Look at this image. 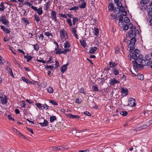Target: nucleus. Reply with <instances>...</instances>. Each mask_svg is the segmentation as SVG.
<instances>
[{"instance_id": "1", "label": "nucleus", "mask_w": 152, "mask_h": 152, "mask_svg": "<svg viewBox=\"0 0 152 152\" xmlns=\"http://www.w3.org/2000/svg\"><path fill=\"white\" fill-rule=\"evenodd\" d=\"M139 34V31L136 29L135 27H133L131 31L128 32V36L130 38H134L136 36L137 34Z\"/></svg>"}, {"instance_id": "2", "label": "nucleus", "mask_w": 152, "mask_h": 152, "mask_svg": "<svg viewBox=\"0 0 152 152\" xmlns=\"http://www.w3.org/2000/svg\"><path fill=\"white\" fill-rule=\"evenodd\" d=\"M133 66L134 69H141L143 68V66L141 64H139L135 61H132Z\"/></svg>"}, {"instance_id": "3", "label": "nucleus", "mask_w": 152, "mask_h": 152, "mask_svg": "<svg viewBox=\"0 0 152 152\" xmlns=\"http://www.w3.org/2000/svg\"><path fill=\"white\" fill-rule=\"evenodd\" d=\"M138 58L137 60L140 64H141L143 65L146 66V62H144V58L143 56L141 54H140V55H138Z\"/></svg>"}, {"instance_id": "4", "label": "nucleus", "mask_w": 152, "mask_h": 152, "mask_svg": "<svg viewBox=\"0 0 152 152\" xmlns=\"http://www.w3.org/2000/svg\"><path fill=\"white\" fill-rule=\"evenodd\" d=\"M129 51L132 55L140 54V51L138 49H136L135 50L133 46H130Z\"/></svg>"}, {"instance_id": "5", "label": "nucleus", "mask_w": 152, "mask_h": 152, "mask_svg": "<svg viewBox=\"0 0 152 152\" xmlns=\"http://www.w3.org/2000/svg\"><path fill=\"white\" fill-rule=\"evenodd\" d=\"M31 7L32 9L35 11H37L38 14L39 15H41L43 13V11L42 7H40L38 9H37V7H34L33 6H32Z\"/></svg>"}, {"instance_id": "6", "label": "nucleus", "mask_w": 152, "mask_h": 152, "mask_svg": "<svg viewBox=\"0 0 152 152\" xmlns=\"http://www.w3.org/2000/svg\"><path fill=\"white\" fill-rule=\"evenodd\" d=\"M0 21H1L3 24L8 26L9 22L6 19V17L4 15H2L0 18Z\"/></svg>"}, {"instance_id": "7", "label": "nucleus", "mask_w": 152, "mask_h": 152, "mask_svg": "<svg viewBox=\"0 0 152 152\" xmlns=\"http://www.w3.org/2000/svg\"><path fill=\"white\" fill-rule=\"evenodd\" d=\"M50 18L55 22H57V18L56 17V12L54 10H52L50 14Z\"/></svg>"}, {"instance_id": "8", "label": "nucleus", "mask_w": 152, "mask_h": 152, "mask_svg": "<svg viewBox=\"0 0 152 152\" xmlns=\"http://www.w3.org/2000/svg\"><path fill=\"white\" fill-rule=\"evenodd\" d=\"M136 105V101L134 98H132L129 99L128 103L129 106L132 107L135 106Z\"/></svg>"}, {"instance_id": "9", "label": "nucleus", "mask_w": 152, "mask_h": 152, "mask_svg": "<svg viewBox=\"0 0 152 152\" xmlns=\"http://www.w3.org/2000/svg\"><path fill=\"white\" fill-rule=\"evenodd\" d=\"M151 55H147L145 56V58L144 59V61L146 62V66H147L148 64V63L150 62V61H151L152 58H151Z\"/></svg>"}, {"instance_id": "10", "label": "nucleus", "mask_w": 152, "mask_h": 152, "mask_svg": "<svg viewBox=\"0 0 152 152\" xmlns=\"http://www.w3.org/2000/svg\"><path fill=\"white\" fill-rule=\"evenodd\" d=\"M1 102L2 104H6L7 102V97L4 95H3L0 97Z\"/></svg>"}, {"instance_id": "11", "label": "nucleus", "mask_w": 152, "mask_h": 152, "mask_svg": "<svg viewBox=\"0 0 152 152\" xmlns=\"http://www.w3.org/2000/svg\"><path fill=\"white\" fill-rule=\"evenodd\" d=\"M140 55V54L138 55L134 54V55H132L130 54H129L128 57L129 59L130 60H131V58H132V59L135 61L136 60H137L138 58V55Z\"/></svg>"}, {"instance_id": "12", "label": "nucleus", "mask_w": 152, "mask_h": 152, "mask_svg": "<svg viewBox=\"0 0 152 152\" xmlns=\"http://www.w3.org/2000/svg\"><path fill=\"white\" fill-rule=\"evenodd\" d=\"M136 40L135 37L131 38V39L130 41V44L128 46V47L130 48V46H133L136 42Z\"/></svg>"}, {"instance_id": "13", "label": "nucleus", "mask_w": 152, "mask_h": 152, "mask_svg": "<svg viewBox=\"0 0 152 152\" xmlns=\"http://www.w3.org/2000/svg\"><path fill=\"white\" fill-rule=\"evenodd\" d=\"M119 83L120 82L118 80L115 78H113L111 79L110 82V84L111 85L113 86L116 83Z\"/></svg>"}, {"instance_id": "14", "label": "nucleus", "mask_w": 152, "mask_h": 152, "mask_svg": "<svg viewBox=\"0 0 152 152\" xmlns=\"http://www.w3.org/2000/svg\"><path fill=\"white\" fill-rule=\"evenodd\" d=\"M1 29L6 34H9L10 32V29L5 28L4 26L1 25L0 26Z\"/></svg>"}, {"instance_id": "15", "label": "nucleus", "mask_w": 152, "mask_h": 152, "mask_svg": "<svg viewBox=\"0 0 152 152\" xmlns=\"http://www.w3.org/2000/svg\"><path fill=\"white\" fill-rule=\"evenodd\" d=\"M66 116L68 118L72 119H74L75 118H79V116L77 115H74L70 113L67 114L66 115Z\"/></svg>"}, {"instance_id": "16", "label": "nucleus", "mask_w": 152, "mask_h": 152, "mask_svg": "<svg viewBox=\"0 0 152 152\" xmlns=\"http://www.w3.org/2000/svg\"><path fill=\"white\" fill-rule=\"evenodd\" d=\"M121 93L126 96L128 94V90L126 88H124L123 87L121 88Z\"/></svg>"}, {"instance_id": "17", "label": "nucleus", "mask_w": 152, "mask_h": 152, "mask_svg": "<svg viewBox=\"0 0 152 152\" xmlns=\"http://www.w3.org/2000/svg\"><path fill=\"white\" fill-rule=\"evenodd\" d=\"M68 64L67 63L66 64H65L61 67L60 71L62 73H64L66 70V67Z\"/></svg>"}, {"instance_id": "18", "label": "nucleus", "mask_w": 152, "mask_h": 152, "mask_svg": "<svg viewBox=\"0 0 152 152\" xmlns=\"http://www.w3.org/2000/svg\"><path fill=\"white\" fill-rule=\"evenodd\" d=\"M109 63V66L110 68H115V67L117 66L118 64L117 63L113 61L110 62Z\"/></svg>"}, {"instance_id": "19", "label": "nucleus", "mask_w": 152, "mask_h": 152, "mask_svg": "<svg viewBox=\"0 0 152 152\" xmlns=\"http://www.w3.org/2000/svg\"><path fill=\"white\" fill-rule=\"evenodd\" d=\"M48 121L45 119H44L43 123H39V124L42 127L46 126L48 124Z\"/></svg>"}, {"instance_id": "20", "label": "nucleus", "mask_w": 152, "mask_h": 152, "mask_svg": "<svg viewBox=\"0 0 152 152\" xmlns=\"http://www.w3.org/2000/svg\"><path fill=\"white\" fill-rule=\"evenodd\" d=\"M60 35L61 39H64L65 37V30L64 29L60 31Z\"/></svg>"}, {"instance_id": "21", "label": "nucleus", "mask_w": 152, "mask_h": 152, "mask_svg": "<svg viewBox=\"0 0 152 152\" xmlns=\"http://www.w3.org/2000/svg\"><path fill=\"white\" fill-rule=\"evenodd\" d=\"M97 49V47H94L91 48L89 50V53L91 54L94 53V52Z\"/></svg>"}, {"instance_id": "22", "label": "nucleus", "mask_w": 152, "mask_h": 152, "mask_svg": "<svg viewBox=\"0 0 152 152\" xmlns=\"http://www.w3.org/2000/svg\"><path fill=\"white\" fill-rule=\"evenodd\" d=\"M113 73L115 75H118L119 73V69H118L116 68H113Z\"/></svg>"}, {"instance_id": "23", "label": "nucleus", "mask_w": 152, "mask_h": 152, "mask_svg": "<svg viewBox=\"0 0 152 152\" xmlns=\"http://www.w3.org/2000/svg\"><path fill=\"white\" fill-rule=\"evenodd\" d=\"M55 50L56 51V54H60L62 53V50L61 48H58L57 49V48H55Z\"/></svg>"}, {"instance_id": "24", "label": "nucleus", "mask_w": 152, "mask_h": 152, "mask_svg": "<svg viewBox=\"0 0 152 152\" xmlns=\"http://www.w3.org/2000/svg\"><path fill=\"white\" fill-rule=\"evenodd\" d=\"M22 80L25 82L29 84H30L32 82L29 80L26 79L25 77H22Z\"/></svg>"}, {"instance_id": "25", "label": "nucleus", "mask_w": 152, "mask_h": 152, "mask_svg": "<svg viewBox=\"0 0 152 152\" xmlns=\"http://www.w3.org/2000/svg\"><path fill=\"white\" fill-rule=\"evenodd\" d=\"M64 46L65 49H68L70 46L69 41H66L65 43L64 44Z\"/></svg>"}, {"instance_id": "26", "label": "nucleus", "mask_w": 152, "mask_h": 152, "mask_svg": "<svg viewBox=\"0 0 152 152\" xmlns=\"http://www.w3.org/2000/svg\"><path fill=\"white\" fill-rule=\"evenodd\" d=\"M50 123H52L56 120V118L55 116H50Z\"/></svg>"}, {"instance_id": "27", "label": "nucleus", "mask_w": 152, "mask_h": 152, "mask_svg": "<svg viewBox=\"0 0 152 152\" xmlns=\"http://www.w3.org/2000/svg\"><path fill=\"white\" fill-rule=\"evenodd\" d=\"M7 71L10 73V75L12 76H13V73L12 72V71L11 69L8 66H7Z\"/></svg>"}, {"instance_id": "28", "label": "nucleus", "mask_w": 152, "mask_h": 152, "mask_svg": "<svg viewBox=\"0 0 152 152\" xmlns=\"http://www.w3.org/2000/svg\"><path fill=\"white\" fill-rule=\"evenodd\" d=\"M34 19L36 21L38 22L40 20V19L39 16L37 14H35L34 15Z\"/></svg>"}, {"instance_id": "29", "label": "nucleus", "mask_w": 152, "mask_h": 152, "mask_svg": "<svg viewBox=\"0 0 152 152\" xmlns=\"http://www.w3.org/2000/svg\"><path fill=\"white\" fill-rule=\"evenodd\" d=\"M64 148L62 146H59L57 147H55L54 148V150H62L64 149Z\"/></svg>"}, {"instance_id": "30", "label": "nucleus", "mask_w": 152, "mask_h": 152, "mask_svg": "<svg viewBox=\"0 0 152 152\" xmlns=\"http://www.w3.org/2000/svg\"><path fill=\"white\" fill-rule=\"evenodd\" d=\"M72 19L73 24L74 25H75L76 23L78 21V18L75 17H73Z\"/></svg>"}, {"instance_id": "31", "label": "nucleus", "mask_w": 152, "mask_h": 152, "mask_svg": "<svg viewBox=\"0 0 152 152\" xmlns=\"http://www.w3.org/2000/svg\"><path fill=\"white\" fill-rule=\"evenodd\" d=\"M94 35L97 36L99 33V31L98 28L94 27Z\"/></svg>"}, {"instance_id": "32", "label": "nucleus", "mask_w": 152, "mask_h": 152, "mask_svg": "<svg viewBox=\"0 0 152 152\" xmlns=\"http://www.w3.org/2000/svg\"><path fill=\"white\" fill-rule=\"evenodd\" d=\"M137 78L140 80H142L144 78L143 75L142 74H138L137 75Z\"/></svg>"}, {"instance_id": "33", "label": "nucleus", "mask_w": 152, "mask_h": 152, "mask_svg": "<svg viewBox=\"0 0 152 152\" xmlns=\"http://www.w3.org/2000/svg\"><path fill=\"white\" fill-rule=\"evenodd\" d=\"M150 0H141L140 2L141 4H146L148 3Z\"/></svg>"}, {"instance_id": "34", "label": "nucleus", "mask_w": 152, "mask_h": 152, "mask_svg": "<svg viewBox=\"0 0 152 152\" xmlns=\"http://www.w3.org/2000/svg\"><path fill=\"white\" fill-rule=\"evenodd\" d=\"M77 26L76 25L75 27L72 28V33L74 34L76 33L77 30Z\"/></svg>"}, {"instance_id": "35", "label": "nucleus", "mask_w": 152, "mask_h": 152, "mask_svg": "<svg viewBox=\"0 0 152 152\" xmlns=\"http://www.w3.org/2000/svg\"><path fill=\"white\" fill-rule=\"evenodd\" d=\"M109 11H112L114 8V6L112 4L110 3L108 6Z\"/></svg>"}, {"instance_id": "36", "label": "nucleus", "mask_w": 152, "mask_h": 152, "mask_svg": "<svg viewBox=\"0 0 152 152\" xmlns=\"http://www.w3.org/2000/svg\"><path fill=\"white\" fill-rule=\"evenodd\" d=\"M5 9V7L3 3L1 2L0 4V11H3Z\"/></svg>"}, {"instance_id": "37", "label": "nucleus", "mask_w": 152, "mask_h": 152, "mask_svg": "<svg viewBox=\"0 0 152 152\" xmlns=\"http://www.w3.org/2000/svg\"><path fill=\"white\" fill-rule=\"evenodd\" d=\"M148 9H149L148 12V15L149 16L152 17V7L149 8Z\"/></svg>"}, {"instance_id": "38", "label": "nucleus", "mask_w": 152, "mask_h": 152, "mask_svg": "<svg viewBox=\"0 0 152 152\" xmlns=\"http://www.w3.org/2000/svg\"><path fill=\"white\" fill-rule=\"evenodd\" d=\"M80 42L82 46L83 47L85 48L86 46V43L85 40H80Z\"/></svg>"}, {"instance_id": "39", "label": "nucleus", "mask_w": 152, "mask_h": 152, "mask_svg": "<svg viewBox=\"0 0 152 152\" xmlns=\"http://www.w3.org/2000/svg\"><path fill=\"white\" fill-rule=\"evenodd\" d=\"M114 12L116 14H118L120 13V9L118 7L115 8L114 9Z\"/></svg>"}, {"instance_id": "40", "label": "nucleus", "mask_w": 152, "mask_h": 152, "mask_svg": "<svg viewBox=\"0 0 152 152\" xmlns=\"http://www.w3.org/2000/svg\"><path fill=\"white\" fill-rule=\"evenodd\" d=\"M93 91L97 92H99V90L98 89L96 85H94L92 86Z\"/></svg>"}, {"instance_id": "41", "label": "nucleus", "mask_w": 152, "mask_h": 152, "mask_svg": "<svg viewBox=\"0 0 152 152\" xmlns=\"http://www.w3.org/2000/svg\"><path fill=\"white\" fill-rule=\"evenodd\" d=\"M124 23H125L127 24L129 23L130 21V20L128 17H126L124 19Z\"/></svg>"}, {"instance_id": "42", "label": "nucleus", "mask_w": 152, "mask_h": 152, "mask_svg": "<svg viewBox=\"0 0 152 152\" xmlns=\"http://www.w3.org/2000/svg\"><path fill=\"white\" fill-rule=\"evenodd\" d=\"M47 91L49 93H53V90L51 87H49L47 88Z\"/></svg>"}, {"instance_id": "43", "label": "nucleus", "mask_w": 152, "mask_h": 152, "mask_svg": "<svg viewBox=\"0 0 152 152\" xmlns=\"http://www.w3.org/2000/svg\"><path fill=\"white\" fill-rule=\"evenodd\" d=\"M70 50L69 49H65L64 50H62V53L64 54H66L67 52L70 51Z\"/></svg>"}, {"instance_id": "44", "label": "nucleus", "mask_w": 152, "mask_h": 152, "mask_svg": "<svg viewBox=\"0 0 152 152\" xmlns=\"http://www.w3.org/2000/svg\"><path fill=\"white\" fill-rule=\"evenodd\" d=\"M120 114L121 115H122L124 116H126L127 115L128 113L126 111H121L120 112Z\"/></svg>"}, {"instance_id": "45", "label": "nucleus", "mask_w": 152, "mask_h": 152, "mask_svg": "<svg viewBox=\"0 0 152 152\" xmlns=\"http://www.w3.org/2000/svg\"><path fill=\"white\" fill-rule=\"evenodd\" d=\"M34 48L35 50L37 51L39 49V47L37 44L34 45Z\"/></svg>"}, {"instance_id": "46", "label": "nucleus", "mask_w": 152, "mask_h": 152, "mask_svg": "<svg viewBox=\"0 0 152 152\" xmlns=\"http://www.w3.org/2000/svg\"><path fill=\"white\" fill-rule=\"evenodd\" d=\"M12 61L16 65H17L18 67H20V64L18 62L17 60L15 58H14L13 59Z\"/></svg>"}, {"instance_id": "47", "label": "nucleus", "mask_w": 152, "mask_h": 152, "mask_svg": "<svg viewBox=\"0 0 152 152\" xmlns=\"http://www.w3.org/2000/svg\"><path fill=\"white\" fill-rule=\"evenodd\" d=\"M67 22L68 23L69 25V26H72V21L71 19L69 18L67 19Z\"/></svg>"}, {"instance_id": "48", "label": "nucleus", "mask_w": 152, "mask_h": 152, "mask_svg": "<svg viewBox=\"0 0 152 152\" xmlns=\"http://www.w3.org/2000/svg\"><path fill=\"white\" fill-rule=\"evenodd\" d=\"M45 35L48 37L50 36H53L51 32H49V31L45 32Z\"/></svg>"}, {"instance_id": "49", "label": "nucleus", "mask_w": 152, "mask_h": 152, "mask_svg": "<svg viewBox=\"0 0 152 152\" xmlns=\"http://www.w3.org/2000/svg\"><path fill=\"white\" fill-rule=\"evenodd\" d=\"M79 8L77 6H74L73 7H72L69 10H77Z\"/></svg>"}, {"instance_id": "50", "label": "nucleus", "mask_w": 152, "mask_h": 152, "mask_svg": "<svg viewBox=\"0 0 152 152\" xmlns=\"http://www.w3.org/2000/svg\"><path fill=\"white\" fill-rule=\"evenodd\" d=\"M152 7V1L151 2V4H149L148 5H145L144 8L145 9H148V7L150 8V7Z\"/></svg>"}, {"instance_id": "51", "label": "nucleus", "mask_w": 152, "mask_h": 152, "mask_svg": "<svg viewBox=\"0 0 152 152\" xmlns=\"http://www.w3.org/2000/svg\"><path fill=\"white\" fill-rule=\"evenodd\" d=\"M35 105L37 107L40 109L42 108V107H43V106L42 105V104L39 103L36 104Z\"/></svg>"}, {"instance_id": "52", "label": "nucleus", "mask_w": 152, "mask_h": 152, "mask_svg": "<svg viewBox=\"0 0 152 152\" xmlns=\"http://www.w3.org/2000/svg\"><path fill=\"white\" fill-rule=\"evenodd\" d=\"M127 26L129 28L131 29V30H132V28H133V27H135L134 26H133V24L131 23H130L128 25H127Z\"/></svg>"}, {"instance_id": "53", "label": "nucleus", "mask_w": 152, "mask_h": 152, "mask_svg": "<svg viewBox=\"0 0 152 152\" xmlns=\"http://www.w3.org/2000/svg\"><path fill=\"white\" fill-rule=\"evenodd\" d=\"M4 60L2 57L0 56V65H2L4 63Z\"/></svg>"}, {"instance_id": "54", "label": "nucleus", "mask_w": 152, "mask_h": 152, "mask_svg": "<svg viewBox=\"0 0 152 152\" xmlns=\"http://www.w3.org/2000/svg\"><path fill=\"white\" fill-rule=\"evenodd\" d=\"M45 68L46 69H48L49 68H50V70H53V67L51 65H47L45 67Z\"/></svg>"}, {"instance_id": "55", "label": "nucleus", "mask_w": 152, "mask_h": 152, "mask_svg": "<svg viewBox=\"0 0 152 152\" xmlns=\"http://www.w3.org/2000/svg\"><path fill=\"white\" fill-rule=\"evenodd\" d=\"M119 21H122L123 20V18L121 14L119 15L118 17Z\"/></svg>"}, {"instance_id": "56", "label": "nucleus", "mask_w": 152, "mask_h": 152, "mask_svg": "<svg viewBox=\"0 0 152 152\" xmlns=\"http://www.w3.org/2000/svg\"><path fill=\"white\" fill-rule=\"evenodd\" d=\"M86 3L85 2V3H83V4H81L80 5V7L81 8L83 9V8H84L86 7Z\"/></svg>"}, {"instance_id": "57", "label": "nucleus", "mask_w": 152, "mask_h": 152, "mask_svg": "<svg viewBox=\"0 0 152 152\" xmlns=\"http://www.w3.org/2000/svg\"><path fill=\"white\" fill-rule=\"evenodd\" d=\"M49 1H48V2H47L46 3V6L45 7V10H48V9L49 8V7L50 6V4H49Z\"/></svg>"}, {"instance_id": "58", "label": "nucleus", "mask_w": 152, "mask_h": 152, "mask_svg": "<svg viewBox=\"0 0 152 152\" xmlns=\"http://www.w3.org/2000/svg\"><path fill=\"white\" fill-rule=\"evenodd\" d=\"M50 102L55 105H58V103L53 100H51L50 101Z\"/></svg>"}, {"instance_id": "59", "label": "nucleus", "mask_w": 152, "mask_h": 152, "mask_svg": "<svg viewBox=\"0 0 152 152\" xmlns=\"http://www.w3.org/2000/svg\"><path fill=\"white\" fill-rule=\"evenodd\" d=\"M22 104L21 106L22 107L25 108L26 107V104L25 103V101L24 100L22 101L21 102Z\"/></svg>"}, {"instance_id": "60", "label": "nucleus", "mask_w": 152, "mask_h": 152, "mask_svg": "<svg viewBox=\"0 0 152 152\" xmlns=\"http://www.w3.org/2000/svg\"><path fill=\"white\" fill-rule=\"evenodd\" d=\"M81 100L80 99L77 98L76 99L75 102L77 104H80L81 103Z\"/></svg>"}, {"instance_id": "61", "label": "nucleus", "mask_w": 152, "mask_h": 152, "mask_svg": "<svg viewBox=\"0 0 152 152\" xmlns=\"http://www.w3.org/2000/svg\"><path fill=\"white\" fill-rule=\"evenodd\" d=\"M32 57L31 56H28L27 57V60H26V61L27 62H28L30 60L32 59Z\"/></svg>"}, {"instance_id": "62", "label": "nucleus", "mask_w": 152, "mask_h": 152, "mask_svg": "<svg viewBox=\"0 0 152 152\" xmlns=\"http://www.w3.org/2000/svg\"><path fill=\"white\" fill-rule=\"evenodd\" d=\"M117 4V5L118 7L120 8L121 7H122L121 3L119 1H117V2H115Z\"/></svg>"}, {"instance_id": "63", "label": "nucleus", "mask_w": 152, "mask_h": 152, "mask_svg": "<svg viewBox=\"0 0 152 152\" xmlns=\"http://www.w3.org/2000/svg\"><path fill=\"white\" fill-rule=\"evenodd\" d=\"M79 91L81 93H83L84 94H86V93L84 91V89L83 88H81Z\"/></svg>"}, {"instance_id": "64", "label": "nucleus", "mask_w": 152, "mask_h": 152, "mask_svg": "<svg viewBox=\"0 0 152 152\" xmlns=\"http://www.w3.org/2000/svg\"><path fill=\"white\" fill-rule=\"evenodd\" d=\"M59 15L60 17H61L64 18H67L66 15L65 14H63L59 13Z\"/></svg>"}]
</instances>
